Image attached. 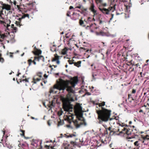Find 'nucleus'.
<instances>
[{
	"mask_svg": "<svg viewBox=\"0 0 149 149\" xmlns=\"http://www.w3.org/2000/svg\"><path fill=\"white\" fill-rule=\"evenodd\" d=\"M77 81V78L75 77L70 80L63 81L54 86V88L59 90L64 91L66 88L67 91L69 93L66 98L62 99L63 108L65 111H72V107L70 103L74 100L75 97L73 93V88Z\"/></svg>",
	"mask_w": 149,
	"mask_h": 149,
	"instance_id": "f257e3e1",
	"label": "nucleus"
},
{
	"mask_svg": "<svg viewBox=\"0 0 149 149\" xmlns=\"http://www.w3.org/2000/svg\"><path fill=\"white\" fill-rule=\"evenodd\" d=\"M74 112L76 119L74 120V115H72L70 113V115L68 118L70 119V123L72 121L77 128H78L82 125L86 126V123L82 117L83 114L82 107L79 104H77L74 107Z\"/></svg>",
	"mask_w": 149,
	"mask_h": 149,
	"instance_id": "f03ea898",
	"label": "nucleus"
},
{
	"mask_svg": "<svg viewBox=\"0 0 149 149\" xmlns=\"http://www.w3.org/2000/svg\"><path fill=\"white\" fill-rule=\"evenodd\" d=\"M105 102H103L97 105L98 107H96V112L98 115V118L99 120V123H101L102 122L107 121L111 115V111L108 110L102 107L105 105Z\"/></svg>",
	"mask_w": 149,
	"mask_h": 149,
	"instance_id": "7ed1b4c3",
	"label": "nucleus"
},
{
	"mask_svg": "<svg viewBox=\"0 0 149 149\" xmlns=\"http://www.w3.org/2000/svg\"><path fill=\"white\" fill-rule=\"evenodd\" d=\"M118 124L119 126L118 127L117 131L120 132V134H125V131L126 130V128L125 127V125L123 124L118 123Z\"/></svg>",
	"mask_w": 149,
	"mask_h": 149,
	"instance_id": "20e7f679",
	"label": "nucleus"
},
{
	"mask_svg": "<svg viewBox=\"0 0 149 149\" xmlns=\"http://www.w3.org/2000/svg\"><path fill=\"white\" fill-rule=\"evenodd\" d=\"M134 130L130 129H126V130L125 131V134H126L128 135H132L131 137H129V139H131L132 138H134L135 136H137V132L135 133L134 132Z\"/></svg>",
	"mask_w": 149,
	"mask_h": 149,
	"instance_id": "39448f33",
	"label": "nucleus"
},
{
	"mask_svg": "<svg viewBox=\"0 0 149 149\" xmlns=\"http://www.w3.org/2000/svg\"><path fill=\"white\" fill-rule=\"evenodd\" d=\"M143 141L142 142L145 145L149 146V134L146 135L143 137Z\"/></svg>",
	"mask_w": 149,
	"mask_h": 149,
	"instance_id": "423d86ee",
	"label": "nucleus"
},
{
	"mask_svg": "<svg viewBox=\"0 0 149 149\" xmlns=\"http://www.w3.org/2000/svg\"><path fill=\"white\" fill-rule=\"evenodd\" d=\"M141 142L140 140L135 141L134 143V145L135 147L133 149H139Z\"/></svg>",
	"mask_w": 149,
	"mask_h": 149,
	"instance_id": "0eeeda50",
	"label": "nucleus"
},
{
	"mask_svg": "<svg viewBox=\"0 0 149 149\" xmlns=\"http://www.w3.org/2000/svg\"><path fill=\"white\" fill-rule=\"evenodd\" d=\"M99 9L103 13L108 15L109 14V9H107L105 8H99Z\"/></svg>",
	"mask_w": 149,
	"mask_h": 149,
	"instance_id": "6e6552de",
	"label": "nucleus"
},
{
	"mask_svg": "<svg viewBox=\"0 0 149 149\" xmlns=\"http://www.w3.org/2000/svg\"><path fill=\"white\" fill-rule=\"evenodd\" d=\"M37 56H35L34 57V60L37 61H39L40 60H42V61H44V58L42 56H39L38 55Z\"/></svg>",
	"mask_w": 149,
	"mask_h": 149,
	"instance_id": "1a4fd4ad",
	"label": "nucleus"
},
{
	"mask_svg": "<svg viewBox=\"0 0 149 149\" xmlns=\"http://www.w3.org/2000/svg\"><path fill=\"white\" fill-rule=\"evenodd\" d=\"M2 8L3 9H5L7 10H9L11 9V6L9 5L3 4L2 5Z\"/></svg>",
	"mask_w": 149,
	"mask_h": 149,
	"instance_id": "9d476101",
	"label": "nucleus"
},
{
	"mask_svg": "<svg viewBox=\"0 0 149 149\" xmlns=\"http://www.w3.org/2000/svg\"><path fill=\"white\" fill-rule=\"evenodd\" d=\"M95 6L93 2V1H92V2L91 3V6L90 8V9L92 12H95L96 10L95 9Z\"/></svg>",
	"mask_w": 149,
	"mask_h": 149,
	"instance_id": "9b49d317",
	"label": "nucleus"
},
{
	"mask_svg": "<svg viewBox=\"0 0 149 149\" xmlns=\"http://www.w3.org/2000/svg\"><path fill=\"white\" fill-rule=\"evenodd\" d=\"M110 119V122L109 123L110 124V125H114L115 122L116 121V120L114 118H109V120Z\"/></svg>",
	"mask_w": 149,
	"mask_h": 149,
	"instance_id": "f8f14e48",
	"label": "nucleus"
},
{
	"mask_svg": "<svg viewBox=\"0 0 149 149\" xmlns=\"http://www.w3.org/2000/svg\"><path fill=\"white\" fill-rule=\"evenodd\" d=\"M9 33H6V35L5 34H1L0 33V38L2 39L5 38L7 37V35H8Z\"/></svg>",
	"mask_w": 149,
	"mask_h": 149,
	"instance_id": "ddd939ff",
	"label": "nucleus"
},
{
	"mask_svg": "<svg viewBox=\"0 0 149 149\" xmlns=\"http://www.w3.org/2000/svg\"><path fill=\"white\" fill-rule=\"evenodd\" d=\"M27 17L29 18V15L28 14H24L21 17H20L18 19V20L20 21L22 19L25 18V17Z\"/></svg>",
	"mask_w": 149,
	"mask_h": 149,
	"instance_id": "4468645a",
	"label": "nucleus"
},
{
	"mask_svg": "<svg viewBox=\"0 0 149 149\" xmlns=\"http://www.w3.org/2000/svg\"><path fill=\"white\" fill-rule=\"evenodd\" d=\"M40 80V78H35L34 77L33 78V81H32V82L34 84H36L37 82L39 81Z\"/></svg>",
	"mask_w": 149,
	"mask_h": 149,
	"instance_id": "2eb2a0df",
	"label": "nucleus"
},
{
	"mask_svg": "<svg viewBox=\"0 0 149 149\" xmlns=\"http://www.w3.org/2000/svg\"><path fill=\"white\" fill-rule=\"evenodd\" d=\"M34 48L36 49V51L35 53V54L36 55H39V54H40L41 53V51L38 49H37L36 48V47L35 46L34 47Z\"/></svg>",
	"mask_w": 149,
	"mask_h": 149,
	"instance_id": "dca6fc26",
	"label": "nucleus"
},
{
	"mask_svg": "<svg viewBox=\"0 0 149 149\" xmlns=\"http://www.w3.org/2000/svg\"><path fill=\"white\" fill-rule=\"evenodd\" d=\"M81 61H79L77 62H75L74 63V65L77 67H79L81 66Z\"/></svg>",
	"mask_w": 149,
	"mask_h": 149,
	"instance_id": "f3484780",
	"label": "nucleus"
},
{
	"mask_svg": "<svg viewBox=\"0 0 149 149\" xmlns=\"http://www.w3.org/2000/svg\"><path fill=\"white\" fill-rule=\"evenodd\" d=\"M55 58H53L52 60V61H55L56 60H59V56L57 55V54H55L54 55Z\"/></svg>",
	"mask_w": 149,
	"mask_h": 149,
	"instance_id": "a211bd4d",
	"label": "nucleus"
},
{
	"mask_svg": "<svg viewBox=\"0 0 149 149\" xmlns=\"http://www.w3.org/2000/svg\"><path fill=\"white\" fill-rule=\"evenodd\" d=\"M68 49L66 47H65L63 49L61 52L62 54L63 55H65L66 54L67 51Z\"/></svg>",
	"mask_w": 149,
	"mask_h": 149,
	"instance_id": "6ab92c4d",
	"label": "nucleus"
},
{
	"mask_svg": "<svg viewBox=\"0 0 149 149\" xmlns=\"http://www.w3.org/2000/svg\"><path fill=\"white\" fill-rule=\"evenodd\" d=\"M14 25L12 24L11 25V27L13 28V29L12 30V31L13 33H16L17 31V28L15 27H14Z\"/></svg>",
	"mask_w": 149,
	"mask_h": 149,
	"instance_id": "aec40b11",
	"label": "nucleus"
},
{
	"mask_svg": "<svg viewBox=\"0 0 149 149\" xmlns=\"http://www.w3.org/2000/svg\"><path fill=\"white\" fill-rule=\"evenodd\" d=\"M96 34L97 35L104 36L105 34L102 32H100L99 33L97 32Z\"/></svg>",
	"mask_w": 149,
	"mask_h": 149,
	"instance_id": "412c9836",
	"label": "nucleus"
},
{
	"mask_svg": "<svg viewBox=\"0 0 149 149\" xmlns=\"http://www.w3.org/2000/svg\"><path fill=\"white\" fill-rule=\"evenodd\" d=\"M70 144L72 145L73 146H74L77 145V143L76 141H71L70 142Z\"/></svg>",
	"mask_w": 149,
	"mask_h": 149,
	"instance_id": "4be33fe9",
	"label": "nucleus"
},
{
	"mask_svg": "<svg viewBox=\"0 0 149 149\" xmlns=\"http://www.w3.org/2000/svg\"><path fill=\"white\" fill-rule=\"evenodd\" d=\"M3 18L1 16V15H0V23L3 24L4 23V21L3 20Z\"/></svg>",
	"mask_w": 149,
	"mask_h": 149,
	"instance_id": "5701e85b",
	"label": "nucleus"
},
{
	"mask_svg": "<svg viewBox=\"0 0 149 149\" xmlns=\"http://www.w3.org/2000/svg\"><path fill=\"white\" fill-rule=\"evenodd\" d=\"M79 24L81 26H84V22L81 19H80L79 20Z\"/></svg>",
	"mask_w": 149,
	"mask_h": 149,
	"instance_id": "b1692460",
	"label": "nucleus"
},
{
	"mask_svg": "<svg viewBox=\"0 0 149 149\" xmlns=\"http://www.w3.org/2000/svg\"><path fill=\"white\" fill-rule=\"evenodd\" d=\"M96 3L97 4L99 3H102V0H95Z\"/></svg>",
	"mask_w": 149,
	"mask_h": 149,
	"instance_id": "393cba45",
	"label": "nucleus"
},
{
	"mask_svg": "<svg viewBox=\"0 0 149 149\" xmlns=\"http://www.w3.org/2000/svg\"><path fill=\"white\" fill-rule=\"evenodd\" d=\"M1 54H0V62L3 63L4 61V59L3 58L1 57Z\"/></svg>",
	"mask_w": 149,
	"mask_h": 149,
	"instance_id": "a878e982",
	"label": "nucleus"
},
{
	"mask_svg": "<svg viewBox=\"0 0 149 149\" xmlns=\"http://www.w3.org/2000/svg\"><path fill=\"white\" fill-rule=\"evenodd\" d=\"M28 63L29 66H30L31 65L32 63V61L31 59H29L28 60Z\"/></svg>",
	"mask_w": 149,
	"mask_h": 149,
	"instance_id": "bb28decb",
	"label": "nucleus"
},
{
	"mask_svg": "<svg viewBox=\"0 0 149 149\" xmlns=\"http://www.w3.org/2000/svg\"><path fill=\"white\" fill-rule=\"evenodd\" d=\"M76 135L75 134H73L70 135L68 136V137H72L73 136H75Z\"/></svg>",
	"mask_w": 149,
	"mask_h": 149,
	"instance_id": "cd10ccee",
	"label": "nucleus"
},
{
	"mask_svg": "<svg viewBox=\"0 0 149 149\" xmlns=\"http://www.w3.org/2000/svg\"><path fill=\"white\" fill-rule=\"evenodd\" d=\"M92 12L94 14V15H93V17H94L95 16V15H97V10H95V12Z\"/></svg>",
	"mask_w": 149,
	"mask_h": 149,
	"instance_id": "c85d7f7f",
	"label": "nucleus"
},
{
	"mask_svg": "<svg viewBox=\"0 0 149 149\" xmlns=\"http://www.w3.org/2000/svg\"><path fill=\"white\" fill-rule=\"evenodd\" d=\"M68 62L70 64H74L75 62H73L71 60H69L68 61Z\"/></svg>",
	"mask_w": 149,
	"mask_h": 149,
	"instance_id": "c756f323",
	"label": "nucleus"
},
{
	"mask_svg": "<svg viewBox=\"0 0 149 149\" xmlns=\"http://www.w3.org/2000/svg\"><path fill=\"white\" fill-rule=\"evenodd\" d=\"M70 12L69 11H68L67 14V16L68 17H70Z\"/></svg>",
	"mask_w": 149,
	"mask_h": 149,
	"instance_id": "7c9ffc66",
	"label": "nucleus"
},
{
	"mask_svg": "<svg viewBox=\"0 0 149 149\" xmlns=\"http://www.w3.org/2000/svg\"><path fill=\"white\" fill-rule=\"evenodd\" d=\"M101 16H102V15L100 14L98 15V17L99 20L101 19L100 17Z\"/></svg>",
	"mask_w": 149,
	"mask_h": 149,
	"instance_id": "2f4dec72",
	"label": "nucleus"
},
{
	"mask_svg": "<svg viewBox=\"0 0 149 149\" xmlns=\"http://www.w3.org/2000/svg\"><path fill=\"white\" fill-rule=\"evenodd\" d=\"M55 61L56 62V63L58 64H60V61L59 60H56Z\"/></svg>",
	"mask_w": 149,
	"mask_h": 149,
	"instance_id": "473e14b6",
	"label": "nucleus"
},
{
	"mask_svg": "<svg viewBox=\"0 0 149 149\" xmlns=\"http://www.w3.org/2000/svg\"><path fill=\"white\" fill-rule=\"evenodd\" d=\"M102 5L104 6H106L107 5V3H102Z\"/></svg>",
	"mask_w": 149,
	"mask_h": 149,
	"instance_id": "72a5a7b5",
	"label": "nucleus"
},
{
	"mask_svg": "<svg viewBox=\"0 0 149 149\" xmlns=\"http://www.w3.org/2000/svg\"><path fill=\"white\" fill-rule=\"evenodd\" d=\"M62 112H58V114L59 116H60L62 114Z\"/></svg>",
	"mask_w": 149,
	"mask_h": 149,
	"instance_id": "f704fd0d",
	"label": "nucleus"
},
{
	"mask_svg": "<svg viewBox=\"0 0 149 149\" xmlns=\"http://www.w3.org/2000/svg\"><path fill=\"white\" fill-rule=\"evenodd\" d=\"M81 5H79V6H78L76 7V8L80 9L81 8Z\"/></svg>",
	"mask_w": 149,
	"mask_h": 149,
	"instance_id": "c9c22d12",
	"label": "nucleus"
},
{
	"mask_svg": "<svg viewBox=\"0 0 149 149\" xmlns=\"http://www.w3.org/2000/svg\"><path fill=\"white\" fill-rule=\"evenodd\" d=\"M38 75L40 77H42V74L40 73L38 74Z\"/></svg>",
	"mask_w": 149,
	"mask_h": 149,
	"instance_id": "e433bc0d",
	"label": "nucleus"
},
{
	"mask_svg": "<svg viewBox=\"0 0 149 149\" xmlns=\"http://www.w3.org/2000/svg\"><path fill=\"white\" fill-rule=\"evenodd\" d=\"M136 92V91L135 89H133L132 91V93H135Z\"/></svg>",
	"mask_w": 149,
	"mask_h": 149,
	"instance_id": "4c0bfd02",
	"label": "nucleus"
},
{
	"mask_svg": "<svg viewBox=\"0 0 149 149\" xmlns=\"http://www.w3.org/2000/svg\"><path fill=\"white\" fill-rule=\"evenodd\" d=\"M23 81H25L27 82H29V81H28V79H25L24 80H23Z\"/></svg>",
	"mask_w": 149,
	"mask_h": 149,
	"instance_id": "58836bf2",
	"label": "nucleus"
},
{
	"mask_svg": "<svg viewBox=\"0 0 149 149\" xmlns=\"http://www.w3.org/2000/svg\"><path fill=\"white\" fill-rule=\"evenodd\" d=\"M113 14H111V16H112V17H111L110 19V20H111L113 18Z\"/></svg>",
	"mask_w": 149,
	"mask_h": 149,
	"instance_id": "ea45409f",
	"label": "nucleus"
},
{
	"mask_svg": "<svg viewBox=\"0 0 149 149\" xmlns=\"http://www.w3.org/2000/svg\"><path fill=\"white\" fill-rule=\"evenodd\" d=\"M112 8H113V7H111L110 8H109L108 9H109V12L110 11Z\"/></svg>",
	"mask_w": 149,
	"mask_h": 149,
	"instance_id": "a19ab883",
	"label": "nucleus"
},
{
	"mask_svg": "<svg viewBox=\"0 0 149 149\" xmlns=\"http://www.w3.org/2000/svg\"><path fill=\"white\" fill-rule=\"evenodd\" d=\"M17 8H18V9L20 10V7H19V6L18 5H17Z\"/></svg>",
	"mask_w": 149,
	"mask_h": 149,
	"instance_id": "79ce46f5",
	"label": "nucleus"
},
{
	"mask_svg": "<svg viewBox=\"0 0 149 149\" xmlns=\"http://www.w3.org/2000/svg\"><path fill=\"white\" fill-rule=\"evenodd\" d=\"M110 36L112 37H113L115 36V35H110Z\"/></svg>",
	"mask_w": 149,
	"mask_h": 149,
	"instance_id": "37998d69",
	"label": "nucleus"
},
{
	"mask_svg": "<svg viewBox=\"0 0 149 149\" xmlns=\"http://www.w3.org/2000/svg\"><path fill=\"white\" fill-rule=\"evenodd\" d=\"M73 7L72 6H71L70 7V9H73Z\"/></svg>",
	"mask_w": 149,
	"mask_h": 149,
	"instance_id": "c03bdc74",
	"label": "nucleus"
},
{
	"mask_svg": "<svg viewBox=\"0 0 149 149\" xmlns=\"http://www.w3.org/2000/svg\"><path fill=\"white\" fill-rule=\"evenodd\" d=\"M32 62L33 63V64L35 65H36V62L34 61H32Z\"/></svg>",
	"mask_w": 149,
	"mask_h": 149,
	"instance_id": "a18cd8bd",
	"label": "nucleus"
},
{
	"mask_svg": "<svg viewBox=\"0 0 149 149\" xmlns=\"http://www.w3.org/2000/svg\"><path fill=\"white\" fill-rule=\"evenodd\" d=\"M63 134H60V136H59V138H62L63 137Z\"/></svg>",
	"mask_w": 149,
	"mask_h": 149,
	"instance_id": "49530a36",
	"label": "nucleus"
},
{
	"mask_svg": "<svg viewBox=\"0 0 149 149\" xmlns=\"http://www.w3.org/2000/svg\"><path fill=\"white\" fill-rule=\"evenodd\" d=\"M16 1H14V2H13V4L15 5H16Z\"/></svg>",
	"mask_w": 149,
	"mask_h": 149,
	"instance_id": "de8ad7c7",
	"label": "nucleus"
},
{
	"mask_svg": "<svg viewBox=\"0 0 149 149\" xmlns=\"http://www.w3.org/2000/svg\"><path fill=\"white\" fill-rule=\"evenodd\" d=\"M111 127H109L108 128V130L109 131H111Z\"/></svg>",
	"mask_w": 149,
	"mask_h": 149,
	"instance_id": "09e8293b",
	"label": "nucleus"
},
{
	"mask_svg": "<svg viewBox=\"0 0 149 149\" xmlns=\"http://www.w3.org/2000/svg\"><path fill=\"white\" fill-rule=\"evenodd\" d=\"M21 131L22 132V133H23L22 134V135L24 136V131H23V130H22Z\"/></svg>",
	"mask_w": 149,
	"mask_h": 149,
	"instance_id": "8fccbe9b",
	"label": "nucleus"
},
{
	"mask_svg": "<svg viewBox=\"0 0 149 149\" xmlns=\"http://www.w3.org/2000/svg\"><path fill=\"white\" fill-rule=\"evenodd\" d=\"M48 125H49V126H50L51 125V124L50 123H49V121H48Z\"/></svg>",
	"mask_w": 149,
	"mask_h": 149,
	"instance_id": "3c124183",
	"label": "nucleus"
},
{
	"mask_svg": "<svg viewBox=\"0 0 149 149\" xmlns=\"http://www.w3.org/2000/svg\"><path fill=\"white\" fill-rule=\"evenodd\" d=\"M99 20L100 21V24L102 23V21H101V19H100V20Z\"/></svg>",
	"mask_w": 149,
	"mask_h": 149,
	"instance_id": "603ef678",
	"label": "nucleus"
},
{
	"mask_svg": "<svg viewBox=\"0 0 149 149\" xmlns=\"http://www.w3.org/2000/svg\"><path fill=\"white\" fill-rule=\"evenodd\" d=\"M44 76L45 78H47V76L45 74L44 75Z\"/></svg>",
	"mask_w": 149,
	"mask_h": 149,
	"instance_id": "864d4df0",
	"label": "nucleus"
},
{
	"mask_svg": "<svg viewBox=\"0 0 149 149\" xmlns=\"http://www.w3.org/2000/svg\"><path fill=\"white\" fill-rule=\"evenodd\" d=\"M10 57L12 58L13 57V55L12 54H10Z\"/></svg>",
	"mask_w": 149,
	"mask_h": 149,
	"instance_id": "5fc2aeb1",
	"label": "nucleus"
},
{
	"mask_svg": "<svg viewBox=\"0 0 149 149\" xmlns=\"http://www.w3.org/2000/svg\"><path fill=\"white\" fill-rule=\"evenodd\" d=\"M53 66H54V68H56L57 67L56 65H53Z\"/></svg>",
	"mask_w": 149,
	"mask_h": 149,
	"instance_id": "6e6d98bb",
	"label": "nucleus"
},
{
	"mask_svg": "<svg viewBox=\"0 0 149 149\" xmlns=\"http://www.w3.org/2000/svg\"><path fill=\"white\" fill-rule=\"evenodd\" d=\"M10 25H7V28H8V27H10Z\"/></svg>",
	"mask_w": 149,
	"mask_h": 149,
	"instance_id": "4d7b16f0",
	"label": "nucleus"
},
{
	"mask_svg": "<svg viewBox=\"0 0 149 149\" xmlns=\"http://www.w3.org/2000/svg\"><path fill=\"white\" fill-rule=\"evenodd\" d=\"M31 118L32 119H35V118L34 117H31Z\"/></svg>",
	"mask_w": 149,
	"mask_h": 149,
	"instance_id": "13d9d810",
	"label": "nucleus"
},
{
	"mask_svg": "<svg viewBox=\"0 0 149 149\" xmlns=\"http://www.w3.org/2000/svg\"><path fill=\"white\" fill-rule=\"evenodd\" d=\"M20 74V73H19L17 74V76H18L19 75V74Z\"/></svg>",
	"mask_w": 149,
	"mask_h": 149,
	"instance_id": "bf43d9fd",
	"label": "nucleus"
},
{
	"mask_svg": "<svg viewBox=\"0 0 149 149\" xmlns=\"http://www.w3.org/2000/svg\"><path fill=\"white\" fill-rule=\"evenodd\" d=\"M132 123V122L131 121H130L129 122V123L130 124H131Z\"/></svg>",
	"mask_w": 149,
	"mask_h": 149,
	"instance_id": "052dcab7",
	"label": "nucleus"
},
{
	"mask_svg": "<svg viewBox=\"0 0 149 149\" xmlns=\"http://www.w3.org/2000/svg\"><path fill=\"white\" fill-rule=\"evenodd\" d=\"M24 53H23L21 55V56H22L24 55Z\"/></svg>",
	"mask_w": 149,
	"mask_h": 149,
	"instance_id": "680f3d73",
	"label": "nucleus"
},
{
	"mask_svg": "<svg viewBox=\"0 0 149 149\" xmlns=\"http://www.w3.org/2000/svg\"><path fill=\"white\" fill-rule=\"evenodd\" d=\"M93 21H95V19L94 18H93Z\"/></svg>",
	"mask_w": 149,
	"mask_h": 149,
	"instance_id": "e2e57ef3",
	"label": "nucleus"
},
{
	"mask_svg": "<svg viewBox=\"0 0 149 149\" xmlns=\"http://www.w3.org/2000/svg\"><path fill=\"white\" fill-rule=\"evenodd\" d=\"M3 134H5V132L4 131H3Z\"/></svg>",
	"mask_w": 149,
	"mask_h": 149,
	"instance_id": "0e129e2a",
	"label": "nucleus"
},
{
	"mask_svg": "<svg viewBox=\"0 0 149 149\" xmlns=\"http://www.w3.org/2000/svg\"><path fill=\"white\" fill-rule=\"evenodd\" d=\"M13 80L14 81H15V78H13Z\"/></svg>",
	"mask_w": 149,
	"mask_h": 149,
	"instance_id": "69168bd1",
	"label": "nucleus"
},
{
	"mask_svg": "<svg viewBox=\"0 0 149 149\" xmlns=\"http://www.w3.org/2000/svg\"><path fill=\"white\" fill-rule=\"evenodd\" d=\"M67 67H68V65H65V67H66V68H67Z\"/></svg>",
	"mask_w": 149,
	"mask_h": 149,
	"instance_id": "338daca9",
	"label": "nucleus"
},
{
	"mask_svg": "<svg viewBox=\"0 0 149 149\" xmlns=\"http://www.w3.org/2000/svg\"><path fill=\"white\" fill-rule=\"evenodd\" d=\"M148 61H149V60H147L146 61V62H148Z\"/></svg>",
	"mask_w": 149,
	"mask_h": 149,
	"instance_id": "774afa93",
	"label": "nucleus"
}]
</instances>
